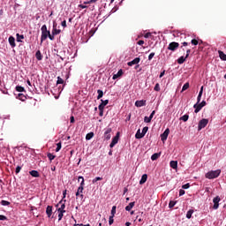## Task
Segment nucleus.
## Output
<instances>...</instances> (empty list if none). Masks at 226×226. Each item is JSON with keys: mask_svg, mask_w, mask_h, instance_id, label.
<instances>
[{"mask_svg": "<svg viewBox=\"0 0 226 226\" xmlns=\"http://www.w3.org/2000/svg\"><path fill=\"white\" fill-rule=\"evenodd\" d=\"M41 43H43L45 41V40H47L48 38H49V40H51V41H54L55 37L52 35V34H50V31L47 30V25H43L41 28Z\"/></svg>", "mask_w": 226, "mask_h": 226, "instance_id": "1", "label": "nucleus"}, {"mask_svg": "<svg viewBox=\"0 0 226 226\" xmlns=\"http://www.w3.org/2000/svg\"><path fill=\"white\" fill-rule=\"evenodd\" d=\"M220 174H222V170H211L205 175V177H207V179H216Z\"/></svg>", "mask_w": 226, "mask_h": 226, "instance_id": "2", "label": "nucleus"}, {"mask_svg": "<svg viewBox=\"0 0 226 226\" xmlns=\"http://www.w3.org/2000/svg\"><path fill=\"white\" fill-rule=\"evenodd\" d=\"M208 123H209V120L207 118L201 119L198 124V132H200V130H202L203 128H206Z\"/></svg>", "mask_w": 226, "mask_h": 226, "instance_id": "3", "label": "nucleus"}, {"mask_svg": "<svg viewBox=\"0 0 226 226\" xmlns=\"http://www.w3.org/2000/svg\"><path fill=\"white\" fill-rule=\"evenodd\" d=\"M58 206H60V207H58L56 211H66L64 210L66 208V200H61L59 203L56 205V207Z\"/></svg>", "mask_w": 226, "mask_h": 226, "instance_id": "4", "label": "nucleus"}, {"mask_svg": "<svg viewBox=\"0 0 226 226\" xmlns=\"http://www.w3.org/2000/svg\"><path fill=\"white\" fill-rule=\"evenodd\" d=\"M177 49H179V42L173 41L169 44L168 50L174 52Z\"/></svg>", "mask_w": 226, "mask_h": 226, "instance_id": "5", "label": "nucleus"}, {"mask_svg": "<svg viewBox=\"0 0 226 226\" xmlns=\"http://www.w3.org/2000/svg\"><path fill=\"white\" fill-rule=\"evenodd\" d=\"M170 133V129L167 128L163 133L161 134V140L162 142H165L167 139L169 138V134Z\"/></svg>", "mask_w": 226, "mask_h": 226, "instance_id": "6", "label": "nucleus"}, {"mask_svg": "<svg viewBox=\"0 0 226 226\" xmlns=\"http://www.w3.org/2000/svg\"><path fill=\"white\" fill-rule=\"evenodd\" d=\"M110 133H112V128L110 127H108L105 129V132H104V139L105 140H110Z\"/></svg>", "mask_w": 226, "mask_h": 226, "instance_id": "7", "label": "nucleus"}, {"mask_svg": "<svg viewBox=\"0 0 226 226\" xmlns=\"http://www.w3.org/2000/svg\"><path fill=\"white\" fill-rule=\"evenodd\" d=\"M80 179H81V182H80ZM78 181L80 182V185H79V187L78 188V192H79L80 194H82V192H84V185H85V183H84V177H79Z\"/></svg>", "mask_w": 226, "mask_h": 226, "instance_id": "8", "label": "nucleus"}, {"mask_svg": "<svg viewBox=\"0 0 226 226\" xmlns=\"http://www.w3.org/2000/svg\"><path fill=\"white\" fill-rule=\"evenodd\" d=\"M117 142H119V132H117V135L112 139V141L109 144V147H114Z\"/></svg>", "mask_w": 226, "mask_h": 226, "instance_id": "9", "label": "nucleus"}, {"mask_svg": "<svg viewBox=\"0 0 226 226\" xmlns=\"http://www.w3.org/2000/svg\"><path fill=\"white\" fill-rule=\"evenodd\" d=\"M220 197L216 196L215 198H214L213 202H214V209H218V207H220V204H218L220 202Z\"/></svg>", "mask_w": 226, "mask_h": 226, "instance_id": "10", "label": "nucleus"}, {"mask_svg": "<svg viewBox=\"0 0 226 226\" xmlns=\"http://www.w3.org/2000/svg\"><path fill=\"white\" fill-rule=\"evenodd\" d=\"M102 103L99 105L98 109L99 110H103L106 107V105H109V100H101Z\"/></svg>", "mask_w": 226, "mask_h": 226, "instance_id": "11", "label": "nucleus"}, {"mask_svg": "<svg viewBox=\"0 0 226 226\" xmlns=\"http://www.w3.org/2000/svg\"><path fill=\"white\" fill-rule=\"evenodd\" d=\"M140 63V57H136L132 61L128 62V66H133V64H139Z\"/></svg>", "mask_w": 226, "mask_h": 226, "instance_id": "12", "label": "nucleus"}, {"mask_svg": "<svg viewBox=\"0 0 226 226\" xmlns=\"http://www.w3.org/2000/svg\"><path fill=\"white\" fill-rule=\"evenodd\" d=\"M193 109H194L195 114H199V112H200V110H202V106H201L200 102V103L197 102L196 104H194Z\"/></svg>", "mask_w": 226, "mask_h": 226, "instance_id": "13", "label": "nucleus"}, {"mask_svg": "<svg viewBox=\"0 0 226 226\" xmlns=\"http://www.w3.org/2000/svg\"><path fill=\"white\" fill-rule=\"evenodd\" d=\"M9 43L12 49H15L17 47V44L15 43V37L10 36L9 37Z\"/></svg>", "mask_w": 226, "mask_h": 226, "instance_id": "14", "label": "nucleus"}, {"mask_svg": "<svg viewBox=\"0 0 226 226\" xmlns=\"http://www.w3.org/2000/svg\"><path fill=\"white\" fill-rule=\"evenodd\" d=\"M52 206H48L46 208V215L48 218H50V216H52Z\"/></svg>", "mask_w": 226, "mask_h": 226, "instance_id": "15", "label": "nucleus"}, {"mask_svg": "<svg viewBox=\"0 0 226 226\" xmlns=\"http://www.w3.org/2000/svg\"><path fill=\"white\" fill-rule=\"evenodd\" d=\"M145 105H146V101L144 100L135 102L136 107H145Z\"/></svg>", "mask_w": 226, "mask_h": 226, "instance_id": "16", "label": "nucleus"}, {"mask_svg": "<svg viewBox=\"0 0 226 226\" xmlns=\"http://www.w3.org/2000/svg\"><path fill=\"white\" fill-rule=\"evenodd\" d=\"M119 77H123V70L120 69L117 74L113 75V80H116L117 79H119Z\"/></svg>", "mask_w": 226, "mask_h": 226, "instance_id": "17", "label": "nucleus"}, {"mask_svg": "<svg viewBox=\"0 0 226 226\" xmlns=\"http://www.w3.org/2000/svg\"><path fill=\"white\" fill-rule=\"evenodd\" d=\"M57 34H61V29L53 28L51 36H53V38H54Z\"/></svg>", "mask_w": 226, "mask_h": 226, "instance_id": "18", "label": "nucleus"}, {"mask_svg": "<svg viewBox=\"0 0 226 226\" xmlns=\"http://www.w3.org/2000/svg\"><path fill=\"white\" fill-rule=\"evenodd\" d=\"M134 206H135V201L129 203V205L125 207V211H132Z\"/></svg>", "mask_w": 226, "mask_h": 226, "instance_id": "19", "label": "nucleus"}, {"mask_svg": "<svg viewBox=\"0 0 226 226\" xmlns=\"http://www.w3.org/2000/svg\"><path fill=\"white\" fill-rule=\"evenodd\" d=\"M35 57L38 61H41V59H43V56H41V51L37 50L35 53Z\"/></svg>", "mask_w": 226, "mask_h": 226, "instance_id": "20", "label": "nucleus"}, {"mask_svg": "<svg viewBox=\"0 0 226 226\" xmlns=\"http://www.w3.org/2000/svg\"><path fill=\"white\" fill-rule=\"evenodd\" d=\"M147 181V174H144L141 177V179L139 180V185H144Z\"/></svg>", "mask_w": 226, "mask_h": 226, "instance_id": "21", "label": "nucleus"}, {"mask_svg": "<svg viewBox=\"0 0 226 226\" xmlns=\"http://www.w3.org/2000/svg\"><path fill=\"white\" fill-rule=\"evenodd\" d=\"M29 174L33 177H40V173L37 170H32L29 172Z\"/></svg>", "mask_w": 226, "mask_h": 226, "instance_id": "22", "label": "nucleus"}, {"mask_svg": "<svg viewBox=\"0 0 226 226\" xmlns=\"http://www.w3.org/2000/svg\"><path fill=\"white\" fill-rule=\"evenodd\" d=\"M135 138L136 139H144V134H142V132H140V129H139L135 134Z\"/></svg>", "mask_w": 226, "mask_h": 226, "instance_id": "23", "label": "nucleus"}, {"mask_svg": "<svg viewBox=\"0 0 226 226\" xmlns=\"http://www.w3.org/2000/svg\"><path fill=\"white\" fill-rule=\"evenodd\" d=\"M170 166L171 169H177V161H170Z\"/></svg>", "mask_w": 226, "mask_h": 226, "instance_id": "24", "label": "nucleus"}, {"mask_svg": "<svg viewBox=\"0 0 226 226\" xmlns=\"http://www.w3.org/2000/svg\"><path fill=\"white\" fill-rule=\"evenodd\" d=\"M219 57L222 60V61H226V55L225 53H223V51L219 50Z\"/></svg>", "mask_w": 226, "mask_h": 226, "instance_id": "25", "label": "nucleus"}, {"mask_svg": "<svg viewBox=\"0 0 226 226\" xmlns=\"http://www.w3.org/2000/svg\"><path fill=\"white\" fill-rule=\"evenodd\" d=\"M161 154H162L161 153H155V154H152L151 160L153 162H154L157 158H159L161 156Z\"/></svg>", "mask_w": 226, "mask_h": 226, "instance_id": "26", "label": "nucleus"}, {"mask_svg": "<svg viewBox=\"0 0 226 226\" xmlns=\"http://www.w3.org/2000/svg\"><path fill=\"white\" fill-rule=\"evenodd\" d=\"M94 137V132H88L86 135V140H91V139H93Z\"/></svg>", "mask_w": 226, "mask_h": 226, "instance_id": "27", "label": "nucleus"}, {"mask_svg": "<svg viewBox=\"0 0 226 226\" xmlns=\"http://www.w3.org/2000/svg\"><path fill=\"white\" fill-rule=\"evenodd\" d=\"M64 213H66V211H58V222H61L63 220V216H64Z\"/></svg>", "mask_w": 226, "mask_h": 226, "instance_id": "28", "label": "nucleus"}, {"mask_svg": "<svg viewBox=\"0 0 226 226\" xmlns=\"http://www.w3.org/2000/svg\"><path fill=\"white\" fill-rule=\"evenodd\" d=\"M16 38L18 42H22V40H24V34H17Z\"/></svg>", "mask_w": 226, "mask_h": 226, "instance_id": "29", "label": "nucleus"}, {"mask_svg": "<svg viewBox=\"0 0 226 226\" xmlns=\"http://www.w3.org/2000/svg\"><path fill=\"white\" fill-rule=\"evenodd\" d=\"M18 98H19V100H20L21 102H26V100H27V97H26V95H24L23 94H18Z\"/></svg>", "mask_w": 226, "mask_h": 226, "instance_id": "30", "label": "nucleus"}, {"mask_svg": "<svg viewBox=\"0 0 226 226\" xmlns=\"http://www.w3.org/2000/svg\"><path fill=\"white\" fill-rule=\"evenodd\" d=\"M186 56H180L178 59H177V63L178 64H183V63H185V61H186Z\"/></svg>", "mask_w": 226, "mask_h": 226, "instance_id": "31", "label": "nucleus"}, {"mask_svg": "<svg viewBox=\"0 0 226 226\" xmlns=\"http://www.w3.org/2000/svg\"><path fill=\"white\" fill-rule=\"evenodd\" d=\"M97 100H101V98H103V91L102 90H97Z\"/></svg>", "mask_w": 226, "mask_h": 226, "instance_id": "32", "label": "nucleus"}, {"mask_svg": "<svg viewBox=\"0 0 226 226\" xmlns=\"http://www.w3.org/2000/svg\"><path fill=\"white\" fill-rule=\"evenodd\" d=\"M16 91H18V93H24V91H26V89L24 88V87L17 86Z\"/></svg>", "mask_w": 226, "mask_h": 226, "instance_id": "33", "label": "nucleus"}, {"mask_svg": "<svg viewBox=\"0 0 226 226\" xmlns=\"http://www.w3.org/2000/svg\"><path fill=\"white\" fill-rule=\"evenodd\" d=\"M192 215H193V209L188 210L187 214H186V218H188V220H190V218H192Z\"/></svg>", "mask_w": 226, "mask_h": 226, "instance_id": "34", "label": "nucleus"}, {"mask_svg": "<svg viewBox=\"0 0 226 226\" xmlns=\"http://www.w3.org/2000/svg\"><path fill=\"white\" fill-rule=\"evenodd\" d=\"M190 116L188 115H184L183 117H180V121H184V123H186L188 121Z\"/></svg>", "mask_w": 226, "mask_h": 226, "instance_id": "35", "label": "nucleus"}, {"mask_svg": "<svg viewBox=\"0 0 226 226\" xmlns=\"http://www.w3.org/2000/svg\"><path fill=\"white\" fill-rule=\"evenodd\" d=\"M148 130H149V127H147V126H145V127L142 129L141 133H142L143 137L146 136V134L147 133V131H148Z\"/></svg>", "mask_w": 226, "mask_h": 226, "instance_id": "36", "label": "nucleus"}, {"mask_svg": "<svg viewBox=\"0 0 226 226\" xmlns=\"http://www.w3.org/2000/svg\"><path fill=\"white\" fill-rule=\"evenodd\" d=\"M47 156H48L49 162H52V160H54V158H56V155H54L50 153H48Z\"/></svg>", "mask_w": 226, "mask_h": 226, "instance_id": "37", "label": "nucleus"}, {"mask_svg": "<svg viewBox=\"0 0 226 226\" xmlns=\"http://www.w3.org/2000/svg\"><path fill=\"white\" fill-rule=\"evenodd\" d=\"M188 87H190V83H185L183 87H182V93L183 91H186V89H188Z\"/></svg>", "mask_w": 226, "mask_h": 226, "instance_id": "38", "label": "nucleus"}, {"mask_svg": "<svg viewBox=\"0 0 226 226\" xmlns=\"http://www.w3.org/2000/svg\"><path fill=\"white\" fill-rule=\"evenodd\" d=\"M174 206H176V201L170 200L169 203L170 209H172V207H174Z\"/></svg>", "mask_w": 226, "mask_h": 226, "instance_id": "39", "label": "nucleus"}, {"mask_svg": "<svg viewBox=\"0 0 226 226\" xmlns=\"http://www.w3.org/2000/svg\"><path fill=\"white\" fill-rule=\"evenodd\" d=\"M61 147H62L61 142H58V143L56 144V153H59V151H61Z\"/></svg>", "mask_w": 226, "mask_h": 226, "instance_id": "40", "label": "nucleus"}, {"mask_svg": "<svg viewBox=\"0 0 226 226\" xmlns=\"http://www.w3.org/2000/svg\"><path fill=\"white\" fill-rule=\"evenodd\" d=\"M102 179H103V178L100 177H96L95 178L93 179L92 183L94 185V183H96L98 181H102Z\"/></svg>", "mask_w": 226, "mask_h": 226, "instance_id": "41", "label": "nucleus"}, {"mask_svg": "<svg viewBox=\"0 0 226 226\" xmlns=\"http://www.w3.org/2000/svg\"><path fill=\"white\" fill-rule=\"evenodd\" d=\"M56 84H64V80L61 77H57Z\"/></svg>", "mask_w": 226, "mask_h": 226, "instance_id": "42", "label": "nucleus"}, {"mask_svg": "<svg viewBox=\"0 0 226 226\" xmlns=\"http://www.w3.org/2000/svg\"><path fill=\"white\" fill-rule=\"evenodd\" d=\"M152 118H150V117H144V123H151Z\"/></svg>", "mask_w": 226, "mask_h": 226, "instance_id": "43", "label": "nucleus"}, {"mask_svg": "<svg viewBox=\"0 0 226 226\" xmlns=\"http://www.w3.org/2000/svg\"><path fill=\"white\" fill-rule=\"evenodd\" d=\"M114 223V215L109 216V224L112 225Z\"/></svg>", "mask_w": 226, "mask_h": 226, "instance_id": "44", "label": "nucleus"}, {"mask_svg": "<svg viewBox=\"0 0 226 226\" xmlns=\"http://www.w3.org/2000/svg\"><path fill=\"white\" fill-rule=\"evenodd\" d=\"M116 206H113L112 207V209H111V216H115V215H116Z\"/></svg>", "mask_w": 226, "mask_h": 226, "instance_id": "45", "label": "nucleus"}, {"mask_svg": "<svg viewBox=\"0 0 226 226\" xmlns=\"http://www.w3.org/2000/svg\"><path fill=\"white\" fill-rule=\"evenodd\" d=\"M191 43H192V45H199V41H197L196 39H192L191 41Z\"/></svg>", "mask_w": 226, "mask_h": 226, "instance_id": "46", "label": "nucleus"}, {"mask_svg": "<svg viewBox=\"0 0 226 226\" xmlns=\"http://www.w3.org/2000/svg\"><path fill=\"white\" fill-rule=\"evenodd\" d=\"M2 206H10V202L6 200H2L1 201Z\"/></svg>", "mask_w": 226, "mask_h": 226, "instance_id": "47", "label": "nucleus"}, {"mask_svg": "<svg viewBox=\"0 0 226 226\" xmlns=\"http://www.w3.org/2000/svg\"><path fill=\"white\" fill-rule=\"evenodd\" d=\"M154 57V52L150 53L148 56V61H151V59H153Z\"/></svg>", "mask_w": 226, "mask_h": 226, "instance_id": "48", "label": "nucleus"}, {"mask_svg": "<svg viewBox=\"0 0 226 226\" xmlns=\"http://www.w3.org/2000/svg\"><path fill=\"white\" fill-rule=\"evenodd\" d=\"M154 91H160V84L157 83L155 86H154Z\"/></svg>", "mask_w": 226, "mask_h": 226, "instance_id": "49", "label": "nucleus"}, {"mask_svg": "<svg viewBox=\"0 0 226 226\" xmlns=\"http://www.w3.org/2000/svg\"><path fill=\"white\" fill-rule=\"evenodd\" d=\"M182 188L184 190H188V188H190V184H185V185H182Z\"/></svg>", "mask_w": 226, "mask_h": 226, "instance_id": "50", "label": "nucleus"}, {"mask_svg": "<svg viewBox=\"0 0 226 226\" xmlns=\"http://www.w3.org/2000/svg\"><path fill=\"white\" fill-rule=\"evenodd\" d=\"M20 170H22V167H20V166H17V168H16V174H19V172H20Z\"/></svg>", "mask_w": 226, "mask_h": 226, "instance_id": "51", "label": "nucleus"}, {"mask_svg": "<svg viewBox=\"0 0 226 226\" xmlns=\"http://www.w3.org/2000/svg\"><path fill=\"white\" fill-rule=\"evenodd\" d=\"M80 197V199L82 200V199H84V194H80L79 192V191H77V192H76V197Z\"/></svg>", "mask_w": 226, "mask_h": 226, "instance_id": "52", "label": "nucleus"}, {"mask_svg": "<svg viewBox=\"0 0 226 226\" xmlns=\"http://www.w3.org/2000/svg\"><path fill=\"white\" fill-rule=\"evenodd\" d=\"M191 52H192V49H187L186 50L185 58H188L190 56Z\"/></svg>", "mask_w": 226, "mask_h": 226, "instance_id": "53", "label": "nucleus"}, {"mask_svg": "<svg viewBox=\"0 0 226 226\" xmlns=\"http://www.w3.org/2000/svg\"><path fill=\"white\" fill-rule=\"evenodd\" d=\"M0 220L1 221L8 220V217H6L5 215H0Z\"/></svg>", "mask_w": 226, "mask_h": 226, "instance_id": "54", "label": "nucleus"}, {"mask_svg": "<svg viewBox=\"0 0 226 226\" xmlns=\"http://www.w3.org/2000/svg\"><path fill=\"white\" fill-rule=\"evenodd\" d=\"M154 114H156V111L153 110L152 113L149 116L150 119H153V117H154Z\"/></svg>", "mask_w": 226, "mask_h": 226, "instance_id": "55", "label": "nucleus"}, {"mask_svg": "<svg viewBox=\"0 0 226 226\" xmlns=\"http://www.w3.org/2000/svg\"><path fill=\"white\" fill-rule=\"evenodd\" d=\"M185 190H183V189H180V190H179V196H180V197L183 196V195H185Z\"/></svg>", "mask_w": 226, "mask_h": 226, "instance_id": "56", "label": "nucleus"}, {"mask_svg": "<svg viewBox=\"0 0 226 226\" xmlns=\"http://www.w3.org/2000/svg\"><path fill=\"white\" fill-rule=\"evenodd\" d=\"M64 199H66V190H64L63 192V199H62V200H64Z\"/></svg>", "mask_w": 226, "mask_h": 226, "instance_id": "57", "label": "nucleus"}, {"mask_svg": "<svg viewBox=\"0 0 226 226\" xmlns=\"http://www.w3.org/2000/svg\"><path fill=\"white\" fill-rule=\"evenodd\" d=\"M201 98H202V95H198V97H197V103H200Z\"/></svg>", "mask_w": 226, "mask_h": 226, "instance_id": "58", "label": "nucleus"}, {"mask_svg": "<svg viewBox=\"0 0 226 226\" xmlns=\"http://www.w3.org/2000/svg\"><path fill=\"white\" fill-rule=\"evenodd\" d=\"M79 8H81L82 10L87 8V5H84V4H79Z\"/></svg>", "mask_w": 226, "mask_h": 226, "instance_id": "59", "label": "nucleus"}, {"mask_svg": "<svg viewBox=\"0 0 226 226\" xmlns=\"http://www.w3.org/2000/svg\"><path fill=\"white\" fill-rule=\"evenodd\" d=\"M200 105H201L202 108H203V107H206V105H207L206 101H202V102L200 103Z\"/></svg>", "mask_w": 226, "mask_h": 226, "instance_id": "60", "label": "nucleus"}, {"mask_svg": "<svg viewBox=\"0 0 226 226\" xmlns=\"http://www.w3.org/2000/svg\"><path fill=\"white\" fill-rule=\"evenodd\" d=\"M61 26L66 27V20L62 21Z\"/></svg>", "mask_w": 226, "mask_h": 226, "instance_id": "61", "label": "nucleus"}, {"mask_svg": "<svg viewBox=\"0 0 226 226\" xmlns=\"http://www.w3.org/2000/svg\"><path fill=\"white\" fill-rule=\"evenodd\" d=\"M145 38H149L151 37V33H147L145 35H144Z\"/></svg>", "mask_w": 226, "mask_h": 226, "instance_id": "62", "label": "nucleus"}, {"mask_svg": "<svg viewBox=\"0 0 226 226\" xmlns=\"http://www.w3.org/2000/svg\"><path fill=\"white\" fill-rule=\"evenodd\" d=\"M138 45H144V41L143 40H139L138 41Z\"/></svg>", "mask_w": 226, "mask_h": 226, "instance_id": "63", "label": "nucleus"}, {"mask_svg": "<svg viewBox=\"0 0 226 226\" xmlns=\"http://www.w3.org/2000/svg\"><path fill=\"white\" fill-rule=\"evenodd\" d=\"M71 123H75V117L73 116L71 117Z\"/></svg>", "mask_w": 226, "mask_h": 226, "instance_id": "64", "label": "nucleus"}]
</instances>
